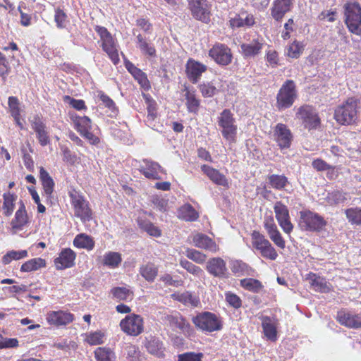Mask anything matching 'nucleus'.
<instances>
[{
  "label": "nucleus",
  "instance_id": "nucleus-34",
  "mask_svg": "<svg viewBox=\"0 0 361 361\" xmlns=\"http://www.w3.org/2000/svg\"><path fill=\"white\" fill-rule=\"evenodd\" d=\"M231 271L238 276H252L253 269L241 260H235L231 263Z\"/></svg>",
  "mask_w": 361,
  "mask_h": 361
},
{
  "label": "nucleus",
  "instance_id": "nucleus-11",
  "mask_svg": "<svg viewBox=\"0 0 361 361\" xmlns=\"http://www.w3.org/2000/svg\"><path fill=\"white\" fill-rule=\"evenodd\" d=\"M209 56L218 65L226 66L232 62L233 54L231 49L225 44L216 43L209 51Z\"/></svg>",
  "mask_w": 361,
  "mask_h": 361
},
{
  "label": "nucleus",
  "instance_id": "nucleus-26",
  "mask_svg": "<svg viewBox=\"0 0 361 361\" xmlns=\"http://www.w3.org/2000/svg\"><path fill=\"white\" fill-rule=\"evenodd\" d=\"M192 242L195 247L204 249L212 252L218 250L216 243L209 236L203 233H197L192 238Z\"/></svg>",
  "mask_w": 361,
  "mask_h": 361
},
{
  "label": "nucleus",
  "instance_id": "nucleus-48",
  "mask_svg": "<svg viewBox=\"0 0 361 361\" xmlns=\"http://www.w3.org/2000/svg\"><path fill=\"white\" fill-rule=\"evenodd\" d=\"M135 80L140 85V86L145 90L150 88V83L145 73L141 69L137 68L135 72L131 74Z\"/></svg>",
  "mask_w": 361,
  "mask_h": 361
},
{
  "label": "nucleus",
  "instance_id": "nucleus-42",
  "mask_svg": "<svg viewBox=\"0 0 361 361\" xmlns=\"http://www.w3.org/2000/svg\"><path fill=\"white\" fill-rule=\"evenodd\" d=\"M17 199V196L11 193L4 194V204L3 209L4 214L9 216L12 214L14 209V202Z\"/></svg>",
  "mask_w": 361,
  "mask_h": 361
},
{
  "label": "nucleus",
  "instance_id": "nucleus-6",
  "mask_svg": "<svg viewBox=\"0 0 361 361\" xmlns=\"http://www.w3.org/2000/svg\"><path fill=\"white\" fill-rule=\"evenodd\" d=\"M217 123L221 129L223 137L230 142H234L237 135V125L233 114L228 109H224L217 118Z\"/></svg>",
  "mask_w": 361,
  "mask_h": 361
},
{
  "label": "nucleus",
  "instance_id": "nucleus-36",
  "mask_svg": "<svg viewBox=\"0 0 361 361\" xmlns=\"http://www.w3.org/2000/svg\"><path fill=\"white\" fill-rule=\"evenodd\" d=\"M46 267V261L40 257L31 259L23 263L20 267L22 272H30Z\"/></svg>",
  "mask_w": 361,
  "mask_h": 361
},
{
  "label": "nucleus",
  "instance_id": "nucleus-41",
  "mask_svg": "<svg viewBox=\"0 0 361 361\" xmlns=\"http://www.w3.org/2000/svg\"><path fill=\"white\" fill-rule=\"evenodd\" d=\"M268 180L271 187L276 190H283L288 184V178L283 175L272 174Z\"/></svg>",
  "mask_w": 361,
  "mask_h": 361
},
{
  "label": "nucleus",
  "instance_id": "nucleus-21",
  "mask_svg": "<svg viewBox=\"0 0 361 361\" xmlns=\"http://www.w3.org/2000/svg\"><path fill=\"white\" fill-rule=\"evenodd\" d=\"M337 321L341 324L350 329L361 328V314H353L349 312L341 310L338 312Z\"/></svg>",
  "mask_w": 361,
  "mask_h": 361
},
{
  "label": "nucleus",
  "instance_id": "nucleus-37",
  "mask_svg": "<svg viewBox=\"0 0 361 361\" xmlns=\"http://www.w3.org/2000/svg\"><path fill=\"white\" fill-rule=\"evenodd\" d=\"M73 245L77 247L91 250L94 246V242L92 237L84 233H80L75 238Z\"/></svg>",
  "mask_w": 361,
  "mask_h": 361
},
{
  "label": "nucleus",
  "instance_id": "nucleus-15",
  "mask_svg": "<svg viewBox=\"0 0 361 361\" xmlns=\"http://www.w3.org/2000/svg\"><path fill=\"white\" fill-rule=\"evenodd\" d=\"M274 209L276 214V218L283 231L286 233H290L293 231V226L290 220L288 207L281 202H276L274 204Z\"/></svg>",
  "mask_w": 361,
  "mask_h": 361
},
{
  "label": "nucleus",
  "instance_id": "nucleus-27",
  "mask_svg": "<svg viewBox=\"0 0 361 361\" xmlns=\"http://www.w3.org/2000/svg\"><path fill=\"white\" fill-rule=\"evenodd\" d=\"M28 223V216L23 201L20 202V207L15 214V217L12 219L11 224L12 229L16 231L22 230Z\"/></svg>",
  "mask_w": 361,
  "mask_h": 361
},
{
  "label": "nucleus",
  "instance_id": "nucleus-30",
  "mask_svg": "<svg viewBox=\"0 0 361 361\" xmlns=\"http://www.w3.org/2000/svg\"><path fill=\"white\" fill-rule=\"evenodd\" d=\"M262 326L265 336L270 341L276 340L277 331L275 319L268 316L262 317Z\"/></svg>",
  "mask_w": 361,
  "mask_h": 361
},
{
  "label": "nucleus",
  "instance_id": "nucleus-31",
  "mask_svg": "<svg viewBox=\"0 0 361 361\" xmlns=\"http://www.w3.org/2000/svg\"><path fill=\"white\" fill-rule=\"evenodd\" d=\"M262 47L263 44L257 40H253L251 43L240 45L242 53L246 58L258 55L261 52Z\"/></svg>",
  "mask_w": 361,
  "mask_h": 361
},
{
  "label": "nucleus",
  "instance_id": "nucleus-40",
  "mask_svg": "<svg viewBox=\"0 0 361 361\" xmlns=\"http://www.w3.org/2000/svg\"><path fill=\"white\" fill-rule=\"evenodd\" d=\"M184 90L185 92L186 106L189 112L197 113L200 106V101L196 98L194 93L190 92L188 87H185Z\"/></svg>",
  "mask_w": 361,
  "mask_h": 361
},
{
  "label": "nucleus",
  "instance_id": "nucleus-24",
  "mask_svg": "<svg viewBox=\"0 0 361 361\" xmlns=\"http://www.w3.org/2000/svg\"><path fill=\"white\" fill-rule=\"evenodd\" d=\"M143 163L145 164V166H142L140 167V171L146 178L152 180L161 179L158 172L161 171V173H164V170L157 162L148 159H144Z\"/></svg>",
  "mask_w": 361,
  "mask_h": 361
},
{
  "label": "nucleus",
  "instance_id": "nucleus-51",
  "mask_svg": "<svg viewBox=\"0 0 361 361\" xmlns=\"http://www.w3.org/2000/svg\"><path fill=\"white\" fill-rule=\"evenodd\" d=\"M99 97L100 100L102 102V104L109 109L111 114L116 115L118 112V109L116 106L115 102L108 95L102 92L99 93Z\"/></svg>",
  "mask_w": 361,
  "mask_h": 361
},
{
  "label": "nucleus",
  "instance_id": "nucleus-39",
  "mask_svg": "<svg viewBox=\"0 0 361 361\" xmlns=\"http://www.w3.org/2000/svg\"><path fill=\"white\" fill-rule=\"evenodd\" d=\"M347 194L339 190H334L331 192H328L326 197V202L330 205H336L342 204L347 200Z\"/></svg>",
  "mask_w": 361,
  "mask_h": 361
},
{
  "label": "nucleus",
  "instance_id": "nucleus-23",
  "mask_svg": "<svg viewBox=\"0 0 361 361\" xmlns=\"http://www.w3.org/2000/svg\"><path fill=\"white\" fill-rule=\"evenodd\" d=\"M75 259V252L70 248H65L62 250L59 257L54 259V263L56 269L61 270L73 267Z\"/></svg>",
  "mask_w": 361,
  "mask_h": 361
},
{
  "label": "nucleus",
  "instance_id": "nucleus-35",
  "mask_svg": "<svg viewBox=\"0 0 361 361\" xmlns=\"http://www.w3.org/2000/svg\"><path fill=\"white\" fill-rule=\"evenodd\" d=\"M308 279L311 286H312L316 291L321 293H328L330 291V288L324 279L317 276L316 274H312L310 275Z\"/></svg>",
  "mask_w": 361,
  "mask_h": 361
},
{
  "label": "nucleus",
  "instance_id": "nucleus-16",
  "mask_svg": "<svg viewBox=\"0 0 361 361\" xmlns=\"http://www.w3.org/2000/svg\"><path fill=\"white\" fill-rule=\"evenodd\" d=\"M205 269L214 277L219 279L227 277L228 269L226 264L221 257L210 258L207 262Z\"/></svg>",
  "mask_w": 361,
  "mask_h": 361
},
{
  "label": "nucleus",
  "instance_id": "nucleus-7",
  "mask_svg": "<svg viewBox=\"0 0 361 361\" xmlns=\"http://www.w3.org/2000/svg\"><path fill=\"white\" fill-rule=\"evenodd\" d=\"M71 202L74 209L75 216L79 217L82 222L89 221L92 219V212L89 202L77 192L69 193Z\"/></svg>",
  "mask_w": 361,
  "mask_h": 361
},
{
  "label": "nucleus",
  "instance_id": "nucleus-45",
  "mask_svg": "<svg viewBox=\"0 0 361 361\" xmlns=\"http://www.w3.org/2000/svg\"><path fill=\"white\" fill-rule=\"evenodd\" d=\"M346 218L351 224L361 225V208H349L345 211Z\"/></svg>",
  "mask_w": 361,
  "mask_h": 361
},
{
  "label": "nucleus",
  "instance_id": "nucleus-63",
  "mask_svg": "<svg viewBox=\"0 0 361 361\" xmlns=\"http://www.w3.org/2000/svg\"><path fill=\"white\" fill-rule=\"evenodd\" d=\"M103 336L104 334L99 331H96L90 334L87 338V341L90 345H99L103 343Z\"/></svg>",
  "mask_w": 361,
  "mask_h": 361
},
{
  "label": "nucleus",
  "instance_id": "nucleus-58",
  "mask_svg": "<svg viewBox=\"0 0 361 361\" xmlns=\"http://www.w3.org/2000/svg\"><path fill=\"white\" fill-rule=\"evenodd\" d=\"M151 201L154 206L156 207L159 211H166L168 207V200L165 198L158 195H154L152 197Z\"/></svg>",
  "mask_w": 361,
  "mask_h": 361
},
{
  "label": "nucleus",
  "instance_id": "nucleus-53",
  "mask_svg": "<svg viewBox=\"0 0 361 361\" xmlns=\"http://www.w3.org/2000/svg\"><path fill=\"white\" fill-rule=\"evenodd\" d=\"M67 18L68 16L63 10L60 8L56 9L54 15V21L56 23V26L58 28L62 29L66 27L68 22Z\"/></svg>",
  "mask_w": 361,
  "mask_h": 361
},
{
  "label": "nucleus",
  "instance_id": "nucleus-17",
  "mask_svg": "<svg viewBox=\"0 0 361 361\" xmlns=\"http://www.w3.org/2000/svg\"><path fill=\"white\" fill-rule=\"evenodd\" d=\"M274 135L281 149H288L290 147L293 136L286 125L278 123L275 128Z\"/></svg>",
  "mask_w": 361,
  "mask_h": 361
},
{
  "label": "nucleus",
  "instance_id": "nucleus-12",
  "mask_svg": "<svg viewBox=\"0 0 361 361\" xmlns=\"http://www.w3.org/2000/svg\"><path fill=\"white\" fill-rule=\"evenodd\" d=\"M73 122L76 130L80 134L87 139L90 144L97 145L99 142V138L95 136L92 132V122L87 116H75L73 118Z\"/></svg>",
  "mask_w": 361,
  "mask_h": 361
},
{
  "label": "nucleus",
  "instance_id": "nucleus-5",
  "mask_svg": "<svg viewBox=\"0 0 361 361\" xmlns=\"http://www.w3.org/2000/svg\"><path fill=\"white\" fill-rule=\"evenodd\" d=\"M357 107L356 99L349 98L335 109L334 118L341 125L351 124L357 118Z\"/></svg>",
  "mask_w": 361,
  "mask_h": 361
},
{
  "label": "nucleus",
  "instance_id": "nucleus-28",
  "mask_svg": "<svg viewBox=\"0 0 361 361\" xmlns=\"http://www.w3.org/2000/svg\"><path fill=\"white\" fill-rule=\"evenodd\" d=\"M102 42V49L109 56L114 64L116 65L120 61L116 44L112 35L104 39Z\"/></svg>",
  "mask_w": 361,
  "mask_h": 361
},
{
  "label": "nucleus",
  "instance_id": "nucleus-55",
  "mask_svg": "<svg viewBox=\"0 0 361 361\" xmlns=\"http://www.w3.org/2000/svg\"><path fill=\"white\" fill-rule=\"evenodd\" d=\"M303 47L297 41L293 42L288 48L287 55L293 59H298L302 53Z\"/></svg>",
  "mask_w": 361,
  "mask_h": 361
},
{
  "label": "nucleus",
  "instance_id": "nucleus-59",
  "mask_svg": "<svg viewBox=\"0 0 361 361\" xmlns=\"http://www.w3.org/2000/svg\"><path fill=\"white\" fill-rule=\"evenodd\" d=\"M63 100L77 110L86 109L85 102L82 99H75L70 96L66 95L63 97Z\"/></svg>",
  "mask_w": 361,
  "mask_h": 361
},
{
  "label": "nucleus",
  "instance_id": "nucleus-18",
  "mask_svg": "<svg viewBox=\"0 0 361 361\" xmlns=\"http://www.w3.org/2000/svg\"><path fill=\"white\" fill-rule=\"evenodd\" d=\"M207 69V66L192 59H189L185 65V73L189 80L196 84L200 79L202 74Z\"/></svg>",
  "mask_w": 361,
  "mask_h": 361
},
{
  "label": "nucleus",
  "instance_id": "nucleus-32",
  "mask_svg": "<svg viewBox=\"0 0 361 361\" xmlns=\"http://www.w3.org/2000/svg\"><path fill=\"white\" fill-rule=\"evenodd\" d=\"M139 271L147 281L153 282L158 274V268L154 264L148 262L142 265Z\"/></svg>",
  "mask_w": 361,
  "mask_h": 361
},
{
  "label": "nucleus",
  "instance_id": "nucleus-3",
  "mask_svg": "<svg viewBox=\"0 0 361 361\" xmlns=\"http://www.w3.org/2000/svg\"><path fill=\"white\" fill-rule=\"evenodd\" d=\"M197 329L205 332L218 331L222 329V321L219 317L210 312H202L192 318Z\"/></svg>",
  "mask_w": 361,
  "mask_h": 361
},
{
  "label": "nucleus",
  "instance_id": "nucleus-60",
  "mask_svg": "<svg viewBox=\"0 0 361 361\" xmlns=\"http://www.w3.org/2000/svg\"><path fill=\"white\" fill-rule=\"evenodd\" d=\"M42 184L43 186L44 191L45 192V195L47 197V199L50 200L51 202V198H52V193L54 191V182L52 179V178L44 180L42 181Z\"/></svg>",
  "mask_w": 361,
  "mask_h": 361
},
{
  "label": "nucleus",
  "instance_id": "nucleus-46",
  "mask_svg": "<svg viewBox=\"0 0 361 361\" xmlns=\"http://www.w3.org/2000/svg\"><path fill=\"white\" fill-rule=\"evenodd\" d=\"M240 285L245 289L252 291L254 293H258L262 288L261 282L257 279L252 278L244 279L240 281Z\"/></svg>",
  "mask_w": 361,
  "mask_h": 361
},
{
  "label": "nucleus",
  "instance_id": "nucleus-43",
  "mask_svg": "<svg viewBox=\"0 0 361 361\" xmlns=\"http://www.w3.org/2000/svg\"><path fill=\"white\" fill-rule=\"evenodd\" d=\"M28 255L27 250H11L8 251L3 257L2 263L4 264H9L12 260H18Z\"/></svg>",
  "mask_w": 361,
  "mask_h": 361
},
{
  "label": "nucleus",
  "instance_id": "nucleus-2",
  "mask_svg": "<svg viewBox=\"0 0 361 361\" xmlns=\"http://www.w3.org/2000/svg\"><path fill=\"white\" fill-rule=\"evenodd\" d=\"M298 226L302 231L309 232H320L327 224L323 216L310 210L300 212Z\"/></svg>",
  "mask_w": 361,
  "mask_h": 361
},
{
  "label": "nucleus",
  "instance_id": "nucleus-8",
  "mask_svg": "<svg viewBox=\"0 0 361 361\" xmlns=\"http://www.w3.org/2000/svg\"><path fill=\"white\" fill-rule=\"evenodd\" d=\"M252 243L255 249L259 251L261 255L267 259L275 260L278 254L270 242L258 231L252 233Z\"/></svg>",
  "mask_w": 361,
  "mask_h": 361
},
{
  "label": "nucleus",
  "instance_id": "nucleus-61",
  "mask_svg": "<svg viewBox=\"0 0 361 361\" xmlns=\"http://www.w3.org/2000/svg\"><path fill=\"white\" fill-rule=\"evenodd\" d=\"M312 167L317 171H324L329 169H334V167L328 164L325 161L322 159H314L312 163Z\"/></svg>",
  "mask_w": 361,
  "mask_h": 361
},
{
  "label": "nucleus",
  "instance_id": "nucleus-4",
  "mask_svg": "<svg viewBox=\"0 0 361 361\" xmlns=\"http://www.w3.org/2000/svg\"><path fill=\"white\" fill-rule=\"evenodd\" d=\"M297 97V90L294 81L287 80L278 92L276 107L279 111L288 109L293 106Z\"/></svg>",
  "mask_w": 361,
  "mask_h": 361
},
{
  "label": "nucleus",
  "instance_id": "nucleus-57",
  "mask_svg": "<svg viewBox=\"0 0 361 361\" xmlns=\"http://www.w3.org/2000/svg\"><path fill=\"white\" fill-rule=\"evenodd\" d=\"M204 357L202 353L187 352L178 355L177 361H202Z\"/></svg>",
  "mask_w": 361,
  "mask_h": 361
},
{
  "label": "nucleus",
  "instance_id": "nucleus-56",
  "mask_svg": "<svg viewBox=\"0 0 361 361\" xmlns=\"http://www.w3.org/2000/svg\"><path fill=\"white\" fill-rule=\"evenodd\" d=\"M199 88L204 97H212L218 92L216 87L211 82H204L200 85Z\"/></svg>",
  "mask_w": 361,
  "mask_h": 361
},
{
  "label": "nucleus",
  "instance_id": "nucleus-29",
  "mask_svg": "<svg viewBox=\"0 0 361 361\" xmlns=\"http://www.w3.org/2000/svg\"><path fill=\"white\" fill-rule=\"evenodd\" d=\"M201 169L204 173H205L209 179L216 185L224 187L228 186V180L225 176L221 173L218 170L207 165L202 166Z\"/></svg>",
  "mask_w": 361,
  "mask_h": 361
},
{
  "label": "nucleus",
  "instance_id": "nucleus-10",
  "mask_svg": "<svg viewBox=\"0 0 361 361\" xmlns=\"http://www.w3.org/2000/svg\"><path fill=\"white\" fill-rule=\"evenodd\" d=\"M296 116L302 120L304 127L309 130L317 129L321 124L317 112L311 106L304 105L300 106L298 109Z\"/></svg>",
  "mask_w": 361,
  "mask_h": 361
},
{
  "label": "nucleus",
  "instance_id": "nucleus-49",
  "mask_svg": "<svg viewBox=\"0 0 361 361\" xmlns=\"http://www.w3.org/2000/svg\"><path fill=\"white\" fill-rule=\"evenodd\" d=\"M121 262V257L118 252H110L104 255V263L106 266L116 267Z\"/></svg>",
  "mask_w": 361,
  "mask_h": 361
},
{
  "label": "nucleus",
  "instance_id": "nucleus-50",
  "mask_svg": "<svg viewBox=\"0 0 361 361\" xmlns=\"http://www.w3.org/2000/svg\"><path fill=\"white\" fill-rule=\"evenodd\" d=\"M185 255L193 262L202 264L206 261L207 255L195 249H187Z\"/></svg>",
  "mask_w": 361,
  "mask_h": 361
},
{
  "label": "nucleus",
  "instance_id": "nucleus-20",
  "mask_svg": "<svg viewBox=\"0 0 361 361\" xmlns=\"http://www.w3.org/2000/svg\"><path fill=\"white\" fill-rule=\"evenodd\" d=\"M142 343L149 354L158 357H163L164 356L165 348L163 342L158 337L149 335L145 338Z\"/></svg>",
  "mask_w": 361,
  "mask_h": 361
},
{
  "label": "nucleus",
  "instance_id": "nucleus-19",
  "mask_svg": "<svg viewBox=\"0 0 361 361\" xmlns=\"http://www.w3.org/2000/svg\"><path fill=\"white\" fill-rule=\"evenodd\" d=\"M293 0H274L271 8V16L278 23L291 10Z\"/></svg>",
  "mask_w": 361,
  "mask_h": 361
},
{
  "label": "nucleus",
  "instance_id": "nucleus-22",
  "mask_svg": "<svg viewBox=\"0 0 361 361\" xmlns=\"http://www.w3.org/2000/svg\"><path fill=\"white\" fill-rule=\"evenodd\" d=\"M255 23V18L252 13L246 11H241L235 17L229 20V26L231 28H239L242 27H251Z\"/></svg>",
  "mask_w": 361,
  "mask_h": 361
},
{
  "label": "nucleus",
  "instance_id": "nucleus-64",
  "mask_svg": "<svg viewBox=\"0 0 361 361\" xmlns=\"http://www.w3.org/2000/svg\"><path fill=\"white\" fill-rule=\"evenodd\" d=\"M62 155H63V160L66 162L73 164L76 160V156L75 154H73L71 150L66 147H62Z\"/></svg>",
  "mask_w": 361,
  "mask_h": 361
},
{
  "label": "nucleus",
  "instance_id": "nucleus-38",
  "mask_svg": "<svg viewBox=\"0 0 361 361\" xmlns=\"http://www.w3.org/2000/svg\"><path fill=\"white\" fill-rule=\"evenodd\" d=\"M139 227L153 237H159L161 235V230L155 226L152 222L147 219H137Z\"/></svg>",
  "mask_w": 361,
  "mask_h": 361
},
{
  "label": "nucleus",
  "instance_id": "nucleus-13",
  "mask_svg": "<svg viewBox=\"0 0 361 361\" xmlns=\"http://www.w3.org/2000/svg\"><path fill=\"white\" fill-rule=\"evenodd\" d=\"M120 326L127 334L137 336L143 331L142 317L135 314L128 315L121 321Z\"/></svg>",
  "mask_w": 361,
  "mask_h": 361
},
{
  "label": "nucleus",
  "instance_id": "nucleus-47",
  "mask_svg": "<svg viewBox=\"0 0 361 361\" xmlns=\"http://www.w3.org/2000/svg\"><path fill=\"white\" fill-rule=\"evenodd\" d=\"M137 41L138 47L144 54H147L150 56H156L155 48L153 46H150L141 35H138L137 36Z\"/></svg>",
  "mask_w": 361,
  "mask_h": 361
},
{
  "label": "nucleus",
  "instance_id": "nucleus-14",
  "mask_svg": "<svg viewBox=\"0 0 361 361\" xmlns=\"http://www.w3.org/2000/svg\"><path fill=\"white\" fill-rule=\"evenodd\" d=\"M162 320L171 327L178 328L185 335L190 336L193 332L190 323L180 313H176L175 314H164Z\"/></svg>",
  "mask_w": 361,
  "mask_h": 361
},
{
  "label": "nucleus",
  "instance_id": "nucleus-54",
  "mask_svg": "<svg viewBox=\"0 0 361 361\" xmlns=\"http://www.w3.org/2000/svg\"><path fill=\"white\" fill-rule=\"evenodd\" d=\"M180 264L183 269L195 276H199L203 272L200 267L195 265L187 259H181Z\"/></svg>",
  "mask_w": 361,
  "mask_h": 361
},
{
  "label": "nucleus",
  "instance_id": "nucleus-25",
  "mask_svg": "<svg viewBox=\"0 0 361 361\" xmlns=\"http://www.w3.org/2000/svg\"><path fill=\"white\" fill-rule=\"evenodd\" d=\"M73 314L63 311L51 312L48 314L47 321L50 324L56 326H65L73 322Z\"/></svg>",
  "mask_w": 361,
  "mask_h": 361
},
{
  "label": "nucleus",
  "instance_id": "nucleus-52",
  "mask_svg": "<svg viewBox=\"0 0 361 361\" xmlns=\"http://www.w3.org/2000/svg\"><path fill=\"white\" fill-rule=\"evenodd\" d=\"M114 298L119 300H127L130 296V290L126 287H115L111 290Z\"/></svg>",
  "mask_w": 361,
  "mask_h": 361
},
{
  "label": "nucleus",
  "instance_id": "nucleus-44",
  "mask_svg": "<svg viewBox=\"0 0 361 361\" xmlns=\"http://www.w3.org/2000/svg\"><path fill=\"white\" fill-rule=\"evenodd\" d=\"M95 357L98 361H114V353L110 348H98L94 351Z\"/></svg>",
  "mask_w": 361,
  "mask_h": 361
},
{
  "label": "nucleus",
  "instance_id": "nucleus-33",
  "mask_svg": "<svg viewBox=\"0 0 361 361\" xmlns=\"http://www.w3.org/2000/svg\"><path fill=\"white\" fill-rule=\"evenodd\" d=\"M178 216L187 221H194L198 219L199 214L191 204H185L179 209Z\"/></svg>",
  "mask_w": 361,
  "mask_h": 361
},
{
  "label": "nucleus",
  "instance_id": "nucleus-62",
  "mask_svg": "<svg viewBox=\"0 0 361 361\" xmlns=\"http://www.w3.org/2000/svg\"><path fill=\"white\" fill-rule=\"evenodd\" d=\"M226 300L231 306L235 309H238L241 307L242 301L240 298L234 293H226Z\"/></svg>",
  "mask_w": 361,
  "mask_h": 361
},
{
  "label": "nucleus",
  "instance_id": "nucleus-1",
  "mask_svg": "<svg viewBox=\"0 0 361 361\" xmlns=\"http://www.w3.org/2000/svg\"><path fill=\"white\" fill-rule=\"evenodd\" d=\"M343 21L348 30L361 35V6L356 1H348L343 6Z\"/></svg>",
  "mask_w": 361,
  "mask_h": 361
},
{
  "label": "nucleus",
  "instance_id": "nucleus-9",
  "mask_svg": "<svg viewBox=\"0 0 361 361\" xmlns=\"http://www.w3.org/2000/svg\"><path fill=\"white\" fill-rule=\"evenodd\" d=\"M188 8L197 20L208 24L211 21L210 6L207 0H188Z\"/></svg>",
  "mask_w": 361,
  "mask_h": 361
}]
</instances>
